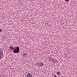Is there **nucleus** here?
Here are the masks:
<instances>
[{
  "label": "nucleus",
  "instance_id": "obj_1",
  "mask_svg": "<svg viewBox=\"0 0 77 77\" xmlns=\"http://www.w3.org/2000/svg\"><path fill=\"white\" fill-rule=\"evenodd\" d=\"M13 51L14 53H18L20 52V48L17 46L16 48Z\"/></svg>",
  "mask_w": 77,
  "mask_h": 77
},
{
  "label": "nucleus",
  "instance_id": "obj_2",
  "mask_svg": "<svg viewBox=\"0 0 77 77\" xmlns=\"http://www.w3.org/2000/svg\"><path fill=\"white\" fill-rule=\"evenodd\" d=\"M38 66H39L40 67H42L44 65V63L42 62H40L39 63H38Z\"/></svg>",
  "mask_w": 77,
  "mask_h": 77
},
{
  "label": "nucleus",
  "instance_id": "obj_3",
  "mask_svg": "<svg viewBox=\"0 0 77 77\" xmlns=\"http://www.w3.org/2000/svg\"><path fill=\"white\" fill-rule=\"evenodd\" d=\"M48 60H49V61H51V62H53V60H54V58H52V57H50V58H48Z\"/></svg>",
  "mask_w": 77,
  "mask_h": 77
},
{
  "label": "nucleus",
  "instance_id": "obj_4",
  "mask_svg": "<svg viewBox=\"0 0 77 77\" xmlns=\"http://www.w3.org/2000/svg\"><path fill=\"white\" fill-rule=\"evenodd\" d=\"M26 77H32V74L29 73L27 74Z\"/></svg>",
  "mask_w": 77,
  "mask_h": 77
},
{
  "label": "nucleus",
  "instance_id": "obj_5",
  "mask_svg": "<svg viewBox=\"0 0 77 77\" xmlns=\"http://www.w3.org/2000/svg\"><path fill=\"white\" fill-rule=\"evenodd\" d=\"M3 54V52H2V51H0V59L2 58V56Z\"/></svg>",
  "mask_w": 77,
  "mask_h": 77
},
{
  "label": "nucleus",
  "instance_id": "obj_6",
  "mask_svg": "<svg viewBox=\"0 0 77 77\" xmlns=\"http://www.w3.org/2000/svg\"><path fill=\"white\" fill-rule=\"evenodd\" d=\"M53 62H54V63H57V60L54 59Z\"/></svg>",
  "mask_w": 77,
  "mask_h": 77
},
{
  "label": "nucleus",
  "instance_id": "obj_7",
  "mask_svg": "<svg viewBox=\"0 0 77 77\" xmlns=\"http://www.w3.org/2000/svg\"><path fill=\"white\" fill-rule=\"evenodd\" d=\"M23 56H25V57H26V56H27V54L26 53H23Z\"/></svg>",
  "mask_w": 77,
  "mask_h": 77
},
{
  "label": "nucleus",
  "instance_id": "obj_8",
  "mask_svg": "<svg viewBox=\"0 0 77 77\" xmlns=\"http://www.w3.org/2000/svg\"><path fill=\"white\" fill-rule=\"evenodd\" d=\"M10 49H11V50H13V49H14V48H13V47L12 46H11L10 47Z\"/></svg>",
  "mask_w": 77,
  "mask_h": 77
},
{
  "label": "nucleus",
  "instance_id": "obj_9",
  "mask_svg": "<svg viewBox=\"0 0 77 77\" xmlns=\"http://www.w3.org/2000/svg\"><path fill=\"white\" fill-rule=\"evenodd\" d=\"M57 74L58 75H60V72H57Z\"/></svg>",
  "mask_w": 77,
  "mask_h": 77
},
{
  "label": "nucleus",
  "instance_id": "obj_10",
  "mask_svg": "<svg viewBox=\"0 0 77 77\" xmlns=\"http://www.w3.org/2000/svg\"><path fill=\"white\" fill-rule=\"evenodd\" d=\"M38 65V63H37H37H36V64L35 63V66H36V65H37L38 66H39V65Z\"/></svg>",
  "mask_w": 77,
  "mask_h": 77
},
{
  "label": "nucleus",
  "instance_id": "obj_11",
  "mask_svg": "<svg viewBox=\"0 0 77 77\" xmlns=\"http://www.w3.org/2000/svg\"><path fill=\"white\" fill-rule=\"evenodd\" d=\"M2 29L0 28V33L2 32Z\"/></svg>",
  "mask_w": 77,
  "mask_h": 77
},
{
  "label": "nucleus",
  "instance_id": "obj_12",
  "mask_svg": "<svg viewBox=\"0 0 77 77\" xmlns=\"http://www.w3.org/2000/svg\"><path fill=\"white\" fill-rule=\"evenodd\" d=\"M66 2H69V0H65Z\"/></svg>",
  "mask_w": 77,
  "mask_h": 77
},
{
  "label": "nucleus",
  "instance_id": "obj_13",
  "mask_svg": "<svg viewBox=\"0 0 77 77\" xmlns=\"http://www.w3.org/2000/svg\"><path fill=\"white\" fill-rule=\"evenodd\" d=\"M54 77H58L56 75H55Z\"/></svg>",
  "mask_w": 77,
  "mask_h": 77
},
{
  "label": "nucleus",
  "instance_id": "obj_14",
  "mask_svg": "<svg viewBox=\"0 0 77 77\" xmlns=\"http://www.w3.org/2000/svg\"><path fill=\"white\" fill-rule=\"evenodd\" d=\"M15 48H13V49H15Z\"/></svg>",
  "mask_w": 77,
  "mask_h": 77
},
{
  "label": "nucleus",
  "instance_id": "obj_15",
  "mask_svg": "<svg viewBox=\"0 0 77 77\" xmlns=\"http://www.w3.org/2000/svg\"><path fill=\"white\" fill-rule=\"evenodd\" d=\"M1 77V75H0V77Z\"/></svg>",
  "mask_w": 77,
  "mask_h": 77
}]
</instances>
